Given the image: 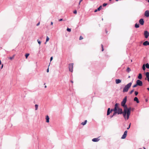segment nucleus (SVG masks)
Segmentation results:
<instances>
[{
	"label": "nucleus",
	"mask_w": 149,
	"mask_h": 149,
	"mask_svg": "<svg viewBox=\"0 0 149 149\" xmlns=\"http://www.w3.org/2000/svg\"><path fill=\"white\" fill-rule=\"evenodd\" d=\"M118 103H116L115 104L114 108L113 109V111H114L113 115H115L117 113L118 114L123 113L122 109L119 108L118 106Z\"/></svg>",
	"instance_id": "2"
},
{
	"label": "nucleus",
	"mask_w": 149,
	"mask_h": 149,
	"mask_svg": "<svg viewBox=\"0 0 149 149\" xmlns=\"http://www.w3.org/2000/svg\"><path fill=\"white\" fill-rule=\"evenodd\" d=\"M45 119L47 121V116H45Z\"/></svg>",
	"instance_id": "48"
},
{
	"label": "nucleus",
	"mask_w": 149,
	"mask_h": 149,
	"mask_svg": "<svg viewBox=\"0 0 149 149\" xmlns=\"http://www.w3.org/2000/svg\"><path fill=\"white\" fill-rule=\"evenodd\" d=\"M53 22H51V24L52 25H53Z\"/></svg>",
	"instance_id": "43"
},
{
	"label": "nucleus",
	"mask_w": 149,
	"mask_h": 149,
	"mask_svg": "<svg viewBox=\"0 0 149 149\" xmlns=\"http://www.w3.org/2000/svg\"><path fill=\"white\" fill-rule=\"evenodd\" d=\"M116 1H118V0H115Z\"/></svg>",
	"instance_id": "58"
},
{
	"label": "nucleus",
	"mask_w": 149,
	"mask_h": 149,
	"mask_svg": "<svg viewBox=\"0 0 149 149\" xmlns=\"http://www.w3.org/2000/svg\"><path fill=\"white\" fill-rule=\"evenodd\" d=\"M105 31H106V33H107V30H105Z\"/></svg>",
	"instance_id": "53"
},
{
	"label": "nucleus",
	"mask_w": 149,
	"mask_h": 149,
	"mask_svg": "<svg viewBox=\"0 0 149 149\" xmlns=\"http://www.w3.org/2000/svg\"><path fill=\"white\" fill-rule=\"evenodd\" d=\"M73 63H71L69 65V71L71 72H72L73 68Z\"/></svg>",
	"instance_id": "5"
},
{
	"label": "nucleus",
	"mask_w": 149,
	"mask_h": 149,
	"mask_svg": "<svg viewBox=\"0 0 149 149\" xmlns=\"http://www.w3.org/2000/svg\"><path fill=\"white\" fill-rule=\"evenodd\" d=\"M143 45H144V46H147L148 45H149V42L147 41H146L144 42L143 43Z\"/></svg>",
	"instance_id": "14"
},
{
	"label": "nucleus",
	"mask_w": 149,
	"mask_h": 149,
	"mask_svg": "<svg viewBox=\"0 0 149 149\" xmlns=\"http://www.w3.org/2000/svg\"><path fill=\"white\" fill-rule=\"evenodd\" d=\"M63 20V19H60L58 20L59 21H62Z\"/></svg>",
	"instance_id": "38"
},
{
	"label": "nucleus",
	"mask_w": 149,
	"mask_h": 149,
	"mask_svg": "<svg viewBox=\"0 0 149 149\" xmlns=\"http://www.w3.org/2000/svg\"><path fill=\"white\" fill-rule=\"evenodd\" d=\"M131 109V107L128 108L127 106L124 108L123 111V116L125 120L129 119Z\"/></svg>",
	"instance_id": "1"
},
{
	"label": "nucleus",
	"mask_w": 149,
	"mask_h": 149,
	"mask_svg": "<svg viewBox=\"0 0 149 149\" xmlns=\"http://www.w3.org/2000/svg\"><path fill=\"white\" fill-rule=\"evenodd\" d=\"M67 31H68V32H70L71 31V29H69V28H68L67 29Z\"/></svg>",
	"instance_id": "27"
},
{
	"label": "nucleus",
	"mask_w": 149,
	"mask_h": 149,
	"mask_svg": "<svg viewBox=\"0 0 149 149\" xmlns=\"http://www.w3.org/2000/svg\"><path fill=\"white\" fill-rule=\"evenodd\" d=\"M142 69L143 70H145L146 69L145 65L144 64L143 65Z\"/></svg>",
	"instance_id": "22"
},
{
	"label": "nucleus",
	"mask_w": 149,
	"mask_h": 149,
	"mask_svg": "<svg viewBox=\"0 0 149 149\" xmlns=\"http://www.w3.org/2000/svg\"><path fill=\"white\" fill-rule=\"evenodd\" d=\"M40 22H39L36 25L37 26H38L40 25Z\"/></svg>",
	"instance_id": "37"
},
{
	"label": "nucleus",
	"mask_w": 149,
	"mask_h": 149,
	"mask_svg": "<svg viewBox=\"0 0 149 149\" xmlns=\"http://www.w3.org/2000/svg\"><path fill=\"white\" fill-rule=\"evenodd\" d=\"M87 122V120H85L84 122H82L81 124L83 125H84L86 124Z\"/></svg>",
	"instance_id": "18"
},
{
	"label": "nucleus",
	"mask_w": 149,
	"mask_h": 149,
	"mask_svg": "<svg viewBox=\"0 0 149 149\" xmlns=\"http://www.w3.org/2000/svg\"><path fill=\"white\" fill-rule=\"evenodd\" d=\"M127 71L128 72H129L131 71V69L130 68L128 67L127 69Z\"/></svg>",
	"instance_id": "21"
},
{
	"label": "nucleus",
	"mask_w": 149,
	"mask_h": 149,
	"mask_svg": "<svg viewBox=\"0 0 149 149\" xmlns=\"http://www.w3.org/2000/svg\"><path fill=\"white\" fill-rule=\"evenodd\" d=\"M127 130H126L125 131L123 134V135L121 137L122 139H125L126 138L127 135Z\"/></svg>",
	"instance_id": "7"
},
{
	"label": "nucleus",
	"mask_w": 149,
	"mask_h": 149,
	"mask_svg": "<svg viewBox=\"0 0 149 149\" xmlns=\"http://www.w3.org/2000/svg\"><path fill=\"white\" fill-rule=\"evenodd\" d=\"M14 56H15V55H13L12 57H10L8 58L9 59H10V60H11L14 58Z\"/></svg>",
	"instance_id": "23"
},
{
	"label": "nucleus",
	"mask_w": 149,
	"mask_h": 149,
	"mask_svg": "<svg viewBox=\"0 0 149 149\" xmlns=\"http://www.w3.org/2000/svg\"><path fill=\"white\" fill-rule=\"evenodd\" d=\"M45 88H46L47 87V86H45Z\"/></svg>",
	"instance_id": "57"
},
{
	"label": "nucleus",
	"mask_w": 149,
	"mask_h": 149,
	"mask_svg": "<svg viewBox=\"0 0 149 149\" xmlns=\"http://www.w3.org/2000/svg\"><path fill=\"white\" fill-rule=\"evenodd\" d=\"M53 59V57L52 56L51 57V58H50V61H51Z\"/></svg>",
	"instance_id": "39"
},
{
	"label": "nucleus",
	"mask_w": 149,
	"mask_h": 149,
	"mask_svg": "<svg viewBox=\"0 0 149 149\" xmlns=\"http://www.w3.org/2000/svg\"><path fill=\"white\" fill-rule=\"evenodd\" d=\"M3 67V64H2L1 65V69Z\"/></svg>",
	"instance_id": "42"
},
{
	"label": "nucleus",
	"mask_w": 149,
	"mask_h": 149,
	"mask_svg": "<svg viewBox=\"0 0 149 149\" xmlns=\"http://www.w3.org/2000/svg\"><path fill=\"white\" fill-rule=\"evenodd\" d=\"M127 101V97H125L123 99V101L121 102V105L124 107V108L126 107L127 106L125 105V104Z\"/></svg>",
	"instance_id": "4"
},
{
	"label": "nucleus",
	"mask_w": 149,
	"mask_h": 149,
	"mask_svg": "<svg viewBox=\"0 0 149 149\" xmlns=\"http://www.w3.org/2000/svg\"><path fill=\"white\" fill-rule=\"evenodd\" d=\"M99 137L97 138H95L92 139V141L93 142H97L100 140Z\"/></svg>",
	"instance_id": "13"
},
{
	"label": "nucleus",
	"mask_w": 149,
	"mask_h": 149,
	"mask_svg": "<svg viewBox=\"0 0 149 149\" xmlns=\"http://www.w3.org/2000/svg\"><path fill=\"white\" fill-rule=\"evenodd\" d=\"M146 1H147L148 3H149V0H146Z\"/></svg>",
	"instance_id": "45"
},
{
	"label": "nucleus",
	"mask_w": 149,
	"mask_h": 149,
	"mask_svg": "<svg viewBox=\"0 0 149 149\" xmlns=\"http://www.w3.org/2000/svg\"><path fill=\"white\" fill-rule=\"evenodd\" d=\"M134 101H136V102L138 103L139 102V101L138 98L136 97H134Z\"/></svg>",
	"instance_id": "16"
},
{
	"label": "nucleus",
	"mask_w": 149,
	"mask_h": 149,
	"mask_svg": "<svg viewBox=\"0 0 149 149\" xmlns=\"http://www.w3.org/2000/svg\"><path fill=\"white\" fill-rule=\"evenodd\" d=\"M47 39H46V42H45V44H46V42H47Z\"/></svg>",
	"instance_id": "54"
},
{
	"label": "nucleus",
	"mask_w": 149,
	"mask_h": 149,
	"mask_svg": "<svg viewBox=\"0 0 149 149\" xmlns=\"http://www.w3.org/2000/svg\"><path fill=\"white\" fill-rule=\"evenodd\" d=\"M102 8V6H100L98 8H97V9H98V11H100L101 9V8Z\"/></svg>",
	"instance_id": "25"
},
{
	"label": "nucleus",
	"mask_w": 149,
	"mask_h": 149,
	"mask_svg": "<svg viewBox=\"0 0 149 149\" xmlns=\"http://www.w3.org/2000/svg\"><path fill=\"white\" fill-rule=\"evenodd\" d=\"M107 5V3H104L103 4V6H106Z\"/></svg>",
	"instance_id": "34"
},
{
	"label": "nucleus",
	"mask_w": 149,
	"mask_h": 149,
	"mask_svg": "<svg viewBox=\"0 0 149 149\" xmlns=\"http://www.w3.org/2000/svg\"><path fill=\"white\" fill-rule=\"evenodd\" d=\"M130 128V127H129L128 128H127V129L128 130Z\"/></svg>",
	"instance_id": "50"
},
{
	"label": "nucleus",
	"mask_w": 149,
	"mask_h": 149,
	"mask_svg": "<svg viewBox=\"0 0 149 149\" xmlns=\"http://www.w3.org/2000/svg\"><path fill=\"white\" fill-rule=\"evenodd\" d=\"M144 35L145 36V38H147L149 36V33L148 32V31H145L144 32Z\"/></svg>",
	"instance_id": "8"
},
{
	"label": "nucleus",
	"mask_w": 149,
	"mask_h": 149,
	"mask_svg": "<svg viewBox=\"0 0 149 149\" xmlns=\"http://www.w3.org/2000/svg\"><path fill=\"white\" fill-rule=\"evenodd\" d=\"M47 72H49V69H47Z\"/></svg>",
	"instance_id": "47"
},
{
	"label": "nucleus",
	"mask_w": 149,
	"mask_h": 149,
	"mask_svg": "<svg viewBox=\"0 0 149 149\" xmlns=\"http://www.w3.org/2000/svg\"><path fill=\"white\" fill-rule=\"evenodd\" d=\"M113 111V109H111V111H110V108H109L107 110V115H109V114H110V113L111 112Z\"/></svg>",
	"instance_id": "12"
},
{
	"label": "nucleus",
	"mask_w": 149,
	"mask_h": 149,
	"mask_svg": "<svg viewBox=\"0 0 149 149\" xmlns=\"http://www.w3.org/2000/svg\"><path fill=\"white\" fill-rule=\"evenodd\" d=\"M121 81L120 79H116V84H118L121 82Z\"/></svg>",
	"instance_id": "15"
},
{
	"label": "nucleus",
	"mask_w": 149,
	"mask_h": 149,
	"mask_svg": "<svg viewBox=\"0 0 149 149\" xmlns=\"http://www.w3.org/2000/svg\"><path fill=\"white\" fill-rule=\"evenodd\" d=\"M144 15L145 16L147 17H149V10H146L144 13Z\"/></svg>",
	"instance_id": "9"
},
{
	"label": "nucleus",
	"mask_w": 149,
	"mask_h": 149,
	"mask_svg": "<svg viewBox=\"0 0 149 149\" xmlns=\"http://www.w3.org/2000/svg\"><path fill=\"white\" fill-rule=\"evenodd\" d=\"M139 23L141 25H143L144 23V21L143 19H140L139 21Z\"/></svg>",
	"instance_id": "10"
},
{
	"label": "nucleus",
	"mask_w": 149,
	"mask_h": 149,
	"mask_svg": "<svg viewBox=\"0 0 149 149\" xmlns=\"http://www.w3.org/2000/svg\"><path fill=\"white\" fill-rule=\"evenodd\" d=\"M138 85H137V84H136L134 85L133 86V88H135V87H136Z\"/></svg>",
	"instance_id": "35"
},
{
	"label": "nucleus",
	"mask_w": 149,
	"mask_h": 149,
	"mask_svg": "<svg viewBox=\"0 0 149 149\" xmlns=\"http://www.w3.org/2000/svg\"><path fill=\"white\" fill-rule=\"evenodd\" d=\"M29 54H25V57L26 58H27L29 56Z\"/></svg>",
	"instance_id": "26"
},
{
	"label": "nucleus",
	"mask_w": 149,
	"mask_h": 149,
	"mask_svg": "<svg viewBox=\"0 0 149 149\" xmlns=\"http://www.w3.org/2000/svg\"><path fill=\"white\" fill-rule=\"evenodd\" d=\"M98 10V9H96V10H95V11H94V12H97Z\"/></svg>",
	"instance_id": "40"
},
{
	"label": "nucleus",
	"mask_w": 149,
	"mask_h": 149,
	"mask_svg": "<svg viewBox=\"0 0 149 149\" xmlns=\"http://www.w3.org/2000/svg\"><path fill=\"white\" fill-rule=\"evenodd\" d=\"M114 115H113H113L112 116H111V118H112L113 116H114Z\"/></svg>",
	"instance_id": "44"
},
{
	"label": "nucleus",
	"mask_w": 149,
	"mask_h": 149,
	"mask_svg": "<svg viewBox=\"0 0 149 149\" xmlns=\"http://www.w3.org/2000/svg\"><path fill=\"white\" fill-rule=\"evenodd\" d=\"M144 149H146L144 147H143Z\"/></svg>",
	"instance_id": "61"
},
{
	"label": "nucleus",
	"mask_w": 149,
	"mask_h": 149,
	"mask_svg": "<svg viewBox=\"0 0 149 149\" xmlns=\"http://www.w3.org/2000/svg\"><path fill=\"white\" fill-rule=\"evenodd\" d=\"M147 89L149 91V88H147Z\"/></svg>",
	"instance_id": "49"
},
{
	"label": "nucleus",
	"mask_w": 149,
	"mask_h": 149,
	"mask_svg": "<svg viewBox=\"0 0 149 149\" xmlns=\"http://www.w3.org/2000/svg\"><path fill=\"white\" fill-rule=\"evenodd\" d=\"M139 27V24L136 23L135 25V27L136 28H138Z\"/></svg>",
	"instance_id": "19"
},
{
	"label": "nucleus",
	"mask_w": 149,
	"mask_h": 149,
	"mask_svg": "<svg viewBox=\"0 0 149 149\" xmlns=\"http://www.w3.org/2000/svg\"><path fill=\"white\" fill-rule=\"evenodd\" d=\"M142 78V75L141 73H139V76H138V78L139 79H141Z\"/></svg>",
	"instance_id": "17"
},
{
	"label": "nucleus",
	"mask_w": 149,
	"mask_h": 149,
	"mask_svg": "<svg viewBox=\"0 0 149 149\" xmlns=\"http://www.w3.org/2000/svg\"><path fill=\"white\" fill-rule=\"evenodd\" d=\"M109 1H111V0H109Z\"/></svg>",
	"instance_id": "60"
},
{
	"label": "nucleus",
	"mask_w": 149,
	"mask_h": 149,
	"mask_svg": "<svg viewBox=\"0 0 149 149\" xmlns=\"http://www.w3.org/2000/svg\"><path fill=\"white\" fill-rule=\"evenodd\" d=\"M139 149H142L141 148H139Z\"/></svg>",
	"instance_id": "62"
},
{
	"label": "nucleus",
	"mask_w": 149,
	"mask_h": 149,
	"mask_svg": "<svg viewBox=\"0 0 149 149\" xmlns=\"http://www.w3.org/2000/svg\"><path fill=\"white\" fill-rule=\"evenodd\" d=\"M134 89H133L132 90V91H130V94H132V93L133 92H134Z\"/></svg>",
	"instance_id": "30"
},
{
	"label": "nucleus",
	"mask_w": 149,
	"mask_h": 149,
	"mask_svg": "<svg viewBox=\"0 0 149 149\" xmlns=\"http://www.w3.org/2000/svg\"><path fill=\"white\" fill-rule=\"evenodd\" d=\"M146 76L147 78V80L149 82V72H146Z\"/></svg>",
	"instance_id": "11"
},
{
	"label": "nucleus",
	"mask_w": 149,
	"mask_h": 149,
	"mask_svg": "<svg viewBox=\"0 0 149 149\" xmlns=\"http://www.w3.org/2000/svg\"><path fill=\"white\" fill-rule=\"evenodd\" d=\"M73 13H74L75 14H76L77 13V11L76 10H75L74 12H73Z\"/></svg>",
	"instance_id": "36"
},
{
	"label": "nucleus",
	"mask_w": 149,
	"mask_h": 149,
	"mask_svg": "<svg viewBox=\"0 0 149 149\" xmlns=\"http://www.w3.org/2000/svg\"><path fill=\"white\" fill-rule=\"evenodd\" d=\"M81 2H80V1H79V5H80V3H81Z\"/></svg>",
	"instance_id": "55"
},
{
	"label": "nucleus",
	"mask_w": 149,
	"mask_h": 149,
	"mask_svg": "<svg viewBox=\"0 0 149 149\" xmlns=\"http://www.w3.org/2000/svg\"><path fill=\"white\" fill-rule=\"evenodd\" d=\"M49 40V38L48 37H47V42Z\"/></svg>",
	"instance_id": "41"
},
{
	"label": "nucleus",
	"mask_w": 149,
	"mask_h": 149,
	"mask_svg": "<svg viewBox=\"0 0 149 149\" xmlns=\"http://www.w3.org/2000/svg\"><path fill=\"white\" fill-rule=\"evenodd\" d=\"M130 125H131V123H130V125H129V127H130Z\"/></svg>",
	"instance_id": "46"
},
{
	"label": "nucleus",
	"mask_w": 149,
	"mask_h": 149,
	"mask_svg": "<svg viewBox=\"0 0 149 149\" xmlns=\"http://www.w3.org/2000/svg\"><path fill=\"white\" fill-rule=\"evenodd\" d=\"M1 61H0V65L1 64Z\"/></svg>",
	"instance_id": "56"
},
{
	"label": "nucleus",
	"mask_w": 149,
	"mask_h": 149,
	"mask_svg": "<svg viewBox=\"0 0 149 149\" xmlns=\"http://www.w3.org/2000/svg\"><path fill=\"white\" fill-rule=\"evenodd\" d=\"M101 45V47H102V51H103L104 50L103 45L102 44Z\"/></svg>",
	"instance_id": "28"
},
{
	"label": "nucleus",
	"mask_w": 149,
	"mask_h": 149,
	"mask_svg": "<svg viewBox=\"0 0 149 149\" xmlns=\"http://www.w3.org/2000/svg\"><path fill=\"white\" fill-rule=\"evenodd\" d=\"M132 84V83L130 82L125 86L123 88V92L124 93L127 92L129 88L130 87Z\"/></svg>",
	"instance_id": "3"
},
{
	"label": "nucleus",
	"mask_w": 149,
	"mask_h": 149,
	"mask_svg": "<svg viewBox=\"0 0 149 149\" xmlns=\"http://www.w3.org/2000/svg\"><path fill=\"white\" fill-rule=\"evenodd\" d=\"M137 85L138 86H141L143 85V82L139 80H137L136 81Z\"/></svg>",
	"instance_id": "6"
},
{
	"label": "nucleus",
	"mask_w": 149,
	"mask_h": 149,
	"mask_svg": "<svg viewBox=\"0 0 149 149\" xmlns=\"http://www.w3.org/2000/svg\"><path fill=\"white\" fill-rule=\"evenodd\" d=\"M38 107V105L37 104H36L35 105V110H37Z\"/></svg>",
	"instance_id": "24"
},
{
	"label": "nucleus",
	"mask_w": 149,
	"mask_h": 149,
	"mask_svg": "<svg viewBox=\"0 0 149 149\" xmlns=\"http://www.w3.org/2000/svg\"><path fill=\"white\" fill-rule=\"evenodd\" d=\"M83 39V37L82 36H81L79 37V40H81Z\"/></svg>",
	"instance_id": "33"
},
{
	"label": "nucleus",
	"mask_w": 149,
	"mask_h": 149,
	"mask_svg": "<svg viewBox=\"0 0 149 149\" xmlns=\"http://www.w3.org/2000/svg\"><path fill=\"white\" fill-rule=\"evenodd\" d=\"M49 122V116L47 115V123Z\"/></svg>",
	"instance_id": "29"
},
{
	"label": "nucleus",
	"mask_w": 149,
	"mask_h": 149,
	"mask_svg": "<svg viewBox=\"0 0 149 149\" xmlns=\"http://www.w3.org/2000/svg\"><path fill=\"white\" fill-rule=\"evenodd\" d=\"M147 101H148V100H146V102H147Z\"/></svg>",
	"instance_id": "59"
},
{
	"label": "nucleus",
	"mask_w": 149,
	"mask_h": 149,
	"mask_svg": "<svg viewBox=\"0 0 149 149\" xmlns=\"http://www.w3.org/2000/svg\"><path fill=\"white\" fill-rule=\"evenodd\" d=\"M71 81V82L72 83H73V81Z\"/></svg>",
	"instance_id": "51"
},
{
	"label": "nucleus",
	"mask_w": 149,
	"mask_h": 149,
	"mask_svg": "<svg viewBox=\"0 0 149 149\" xmlns=\"http://www.w3.org/2000/svg\"><path fill=\"white\" fill-rule=\"evenodd\" d=\"M83 0H80L79 1H80V2H81Z\"/></svg>",
	"instance_id": "52"
},
{
	"label": "nucleus",
	"mask_w": 149,
	"mask_h": 149,
	"mask_svg": "<svg viewBox=\"0 0 149 149\" xmlns=\"http://www.w3.org/2000/svg\"><path fill=\"white\" fill-rule=\"evenodd\" d=\"M37 41L39 44L40 45L41 44V42L39 40H37Z\"/></svg>",
	"instance_id": "32"
},
{
	"label": "nucleus",
	"mask_w": 149,
	"mask_h": 149,
	"mask_svg": "<svg viewBox=\"0 0 149 149\" xmlns=\"http://www.w3.org/2000/svg\"><path fill=\"white\" fill-rule=\"evenodd\" d=\"M138 94V92L137 91H135V95H137Z\"/></svg>",
	"instance_id": "31"
},
{
	"label": "nucleus",
	"mask_w": 149,
	"mask_h": 149,
	"mask_svg": "<svg viewBox=\"0 0 149 149\" xmlns=\"http://www.w3.org/2000/svg\"><path fill=\"white\" fill-rule=\"evenodd\" d=\"M145 66L146 67V68L148 69L149 68V64L148 63H146L145 65Z\"/></svg>",
	"instance_id": "20"
}]
</instances>
